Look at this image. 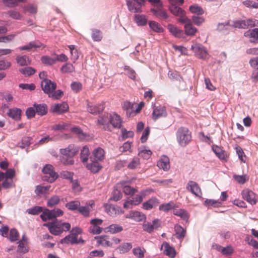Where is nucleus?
Listing matches in <instances>:
<instances>
[{"label":"nucleus","instance_id":"f257e3e1","mask_svg":"<svg viewBox=\"0 0 258 258\" xmlns=\"http://www.w3.org/2000/svg\"><path fill=\"white\" fill-rule=\"evenodd\" d=\"M176 136L178 143L180 146L183 147L190 143L192 138L191 133L188 128L183 126L178 128Z\"/></svg>","mask_w":258,"mask_h":258},{"label":"nucleus","instance_id":"f03ea898","mask_svg":"<svg viewBox=\"0 0 258 258\" xmlns=\"http://www.w3.org/2000/svg\"><path fill=\"white\" fill-rule=\"evenodd\" d=\"M82 233V230L78 228L75 227L73 228L70 232V235L66 236V243L72 244H77L79 243H84V240L80 238L78 239L79 234Z\"/></svg>","mask_w":258,"mask_h":258},{"label":"nucleus","instance_id":"7ed1b4c3","mask_svg":"<svg viewBox=\"0 0 258 258\" xmlns=\"http://www.w3.org/2000/svg\"><path fill=\"white\" fill-rule=\"evenodd\" d=\"M42 172L44 174L42 177L43 181L51 183L54 182L57 177V175L54 172L51 165L46 164L42 169Z\"/></svg>","mask_w":258,"mask_h":258},{"label":"nucleus","instance_id":"20e7f679","mask_svg":"<svg viewBox=\"0 0 258 258\" xmlns=\"http://www.w3.org/2000/svg\"><path fill=\"white\" fill-rule=\"evenodd\" d=\"M79 147L72 144L66 148V165H72L74 163V157L78 153Z\"/></svg>","mask_w":258,"mask_h":258},{"label":"nucleus","instance_id":"39448f33","mask_svg":"<svg viewBox=\"0 0 258 258\" xmlns=\"http://www.w3.org/2000/svg\"><path fill=\"white\" fill-rule=\"evenodd\" d=\"M66 179H67L71 184L72 191L75 194H78L82 191V188L76 176L73 172H66Z\"/></svg>","mask_w":258,"mask_h":258},{"label":"nucleus","instance_id":"423d86ee","mask_svg":"<svg viewBox=\"0 0 258 258\" xmlns=\"http://www.w3.org/2000/svg\"><path fill=\"white\" fill-rule=\"evenodd\" d=\"M110 113H105L100 115L97 120V124L105 131H111V126L109 125Z\"/></svg>","mask_w":258,"mask_h":258},{"label":"nucleus","instance_id":"0eeeda50","mask_svg":"<svg viewBox=\"0 0 258 258\" xmlns=\"http://www.w3.org/2000/svg\"><path fill=\"white\" fill-rule=\"evenodd\" d=\"M41 87L43 91L48 95L55 91L56 84L50 80H44L41 81Z\"/></svg>","mask_w":258,"mask_h":258},{"label":"nucleus","instance_id":"6e6552de","mask_svg":"<svg viewBox=\"0 0 258 258\" xmlns=\"http://www.w3.org/2000/svg\"><path fill=\"white\" fill-rule=\"evenodd\" d=\"M42 62L46 65H52L57 61H63L64 60V54L61 53L59 55H56L53 57L49 56H42L41 58Z\"/></svg>","mask_w":258,"mask_h":258},{"label":"nucleus","instance_id":"1a4fd4ad","mask_svg":"<svg viewBox=\"0 0 258 258\" xmlns=\"http://www.w3.org/2000/svg\"><path fill=\"white\" fill-rule=\"evenodd\" d=\"M242 198L251 205H255L257 202L256 196L252 190L244 189L241 192Z\"/></svg>","mask_w":258,"mask_h":258},{"label":"nucleus","instance_id":"9d476101","mask_svg":"<svg viewBox=\"0 0 258 258\" xmlns=\"http://www.w3.org/2000/svg\"><path fill=\"white\" fill-rule=\"evenodd\" d=\"M186 189L197 197H201L202 192L199 184L195 181L190 180L186 185Z\"/></svg>","mask_w":258,"mask_h":258},{"label":"nucleus","instance_id":"9b49d317","mask_svg":"<svg viewBox=\"0 0 258 258\" xmlns=\"http://www.w3.org/2000/svg\"><path fill=\"white\" fill-rule=\"evenodd\" d=\"M191 49L195 55L200 58L206 59L208 56V52L205 48L200 44H195L192 45Z\"/></svg>","mask_w":258,"mask_h":258},{"label":"nucleus","instance_id":"f8f14e48","mask_svg":"<svg viewBox=\"0 0 258 258\" xmlns=\"http://www.w3.org/2000/svg\"><path fill=\"white\" fill-rule=\"evenodd\" d=\"M145 195L144 191H142L141 194L137 195L131 199L128 200L124 203V208H130V205H138L140 204L143 200V196Z\"/></svg>","mask_w":258,"mask_h":258},{"label":"nucleus","instance_id":"ddd939ff","mask_svg":"<svg viewBox=\"0 0 258 258\" xmlns=\"http://www.w3.org/2000/svg\"><path fill=\"white\" fill-rule=\"evenodd\" d=\"M126 218L131 219L137 222H141L146 219V215L139 211H131L126 214Z\"/></svg>","mask_w":258,"mask_h":258},{"label":"nucleus","instance_id":"4468645a","mask_svg":"<svg viewBox=\"0 0 258 258\" xmlns=\"http://www.w3.org/2000/svg\"><path fill=\"white\" fill-rule=\"evenodd\" d=\"M161 249L163 250V252L166 255L170 258L175 257L176 254L175 249L167 242H164L162 243Z\"/></svg>","mask_w":258,"mask_h":258},{"label":"nucleus","instance_id":"2eb2a0df","mask_svg":"<svg viewBox=\"0 0 258 258\" xmlns=\"http://www.w3.org/2000/svg\"><path fill=\"white\" fill-rule=\"evenodd\" d=\"M110 121L109 125H111L112 128H119L121 126L122 120L120 116L116 113H110Z\"/></svg>","mask_w":258,"mask_h":258},{"label":"nucleus","instance_id":"dca6fc26","mask_svg":"<svg viewBox=\"0 0 258 258\" xmlns=\"http://www.w3.org/2000/svg\"><path fill=\"white\" fill-rule=\"evenodd\" d=\"M90 159L91 162L90 163H87V162L84 165L92 172H98L102 168V166L98 163V161L94 160L92 157H90Z\"/></svg>","mask_w":258,"mask_h":258},{"label":"nucleus","instance_id":"f3484780","mask_svg":"<svg viewBox=\"0 0 258 258\" xmlns=\"http://www.w3.org/2000/svg\"><path fill=\"white\" fill-rule=\"evenodd\" d=\"M52 130L54 131L55 139L62 138L64 135V123H59L52 126Z\"/></svg>","mask_w":258,"mask_h":258},{"label":"nucleus","instance_id":"a211bd4d","mask_svg":"<svg viewBox=\"0 0 258 258\" xmlns=\"http://www.w3.org/2000/svg\"><path fill=\"white\" fill-rule=\"evenodd\" d=\"M64 227V223H62L59 225L57 223H52L49 226V229L51 233L58 235L63 232Z\"/></svg>","mask_w":258,"mask_h":258},{"label":"nucleus","instance_id":"6ab92c4d","mask_svg":"<svg viewBox=\"0 0 258 258\" xmlns=\"http://www.w3.org/2000/svg\"><path fill=\"white\" fill-rule=\"evenodd\" d=\"M160 203L159 201L156 198H152L142 205V208L146 210H151L157 206Z\"/></svg>","mask_w":258,"mask_h":258},{"label":"nucleus","instance_id":"aec40b11","mask_svg":"<svg viewBox=\"0 0 258 258\" xmlns=\"http://www.w3.org/2000/svg\"><path fill=\"white\" fill-rule=\"evenodd\" d=\"M167 115L166 109L164 107L159 106L154 108L152 113V118L156 120L161 117H165Z\"/></svg>","mask_w":258,"mask_h":258},{"label":"nucleus","instance_id":"412c9836","mask_svg":"<svg viewBox=\"0 0 258 258\" xmlns=\"http://www.w3.org/2000/svg\"><path fill=\"white\" fill-rule=\"evenodd\" d=\"M157 166L164 171H168L170 169L169 159L168 157L163 156L157 162Z\"/></svg>","mask_w":258,"mask_h":258},{"label":"nucleus","instance_id":"4be33fe9","mask_svg":"<svg viewBox=\"0 0 258 258\" xmlns=\"http://www.w3.org/2000/svg\"><path fill=\"white\" fill-rule=\"evenodd\" d=\"M244 35L248 38L251 42H256L258 41V28L248 30L244 33Z\"/></svg>","mask_w":258,"mask_h":258},{"label":"nucleus","instance_id":"5701e85b","mask_svg":"<svg viewBox=\"0 0 258 258\" xmlns=\"http://www.w3.org/2000/svg\"><path fill=\"white\" fill-rule=\"evenodd\" d=\"M22 110L20 108H13L8 110L7 115L9 117L15 120H19L21 119Z\"/></svg>","mask_w":258,"mask_h":258},{"label":"nucleus","instance_id":"b1692460","mask_svg":"<svg viewBox=\"0 0 258 258\" xmlns=\"http://www.w3.org/2000/svg\"><path fill=\"white\" fill-rule=\"evenodd\" d=\"M104 109V104L103 103L95 104L88 105L87 110L91 114H96L102 111Z\"/></svg>","mask_w":258,"mask_h":258},{"label":"nucleus","instance_id":"393cba45","mask_svg":"<svg viewBox=\"0 0 258 258\" xmlns=\"http://www.w3.org/2000/svg\"><path fill=\"white\" fill-rule=\"evenodd\" d=\"M95 238L97 240V243L99 245L108 247H110L112 245V243L109 240V238L108 236L102 235L95 237Z\"/></svg>","mask_w":258,"mask_h":258},{"label":"nucleus","instance_id":"a878e982","mask_svg":"<svg viewBox=\"0 0 258 258\" xmlns=\"http://www.w3.org/2000/svg\"><path fill=\"white\" fill-rule=\"evenodd\" d=\"M135 105H136V103H131L127 101L123 102L122 108L123 110L126 111V114L127 116H133L134 113L133 109L134 108H135Z\"/></svg>","mask_w":258,"mask_h":258},{"label":"nucleus","instance_id":"bb28decb","mask_svg":"<svg viewBox=\"0 0 258 258\" xmlns=\"http://www.w3.org/2000/svg\"><path fill=\"white\" fill-rule=\"evenodd\" d=\"M94 205V203L93 202H90L89 204H87L85 206H80L78 211L85 217H89L91 208Z\"/></svg>","mask_w":258,"mask_h":258},{"label":"nucleus","instance_id":"cd10ccee","mask_svg":"<svg viewBox=\"0 0 258 258\" xmlns=\"http://www.w3.org/2000/svg\"><path fill=\"white\" fill-rule=\"evenodd\" d=\"M173 213L186 222H187L189 217V214L187 211L183 209H174Z\"/></svg>","mask_w":258,"mask_h":258},{"label":"nucleus","instance_id":"c85d7f7f","mask_svg":"<svg viewBox=\"0 0 258 258\" xmlns=\"http://www.w3.org/2000/svg\"><path fill=\"white\" fill-rule=\"evenodd\" d=\"M92 155L94 160L100 161L104 159L105 152L103 149L98 147L93 151Z\"/></svg>","mask_w":258,"mask_h":258},{"label":"nucleus","instance_id":"c756f323","mask_svg":"<svg viewBox=\"0 0 258 258\" xmlns=\"http://www.w3.org/2000/svg\"><path fill=\"white\" fill-rule=\"evenodd\" d=\"M151 12L155 16L162 20H165L168 18L167 13L161 8L151 9Z\"/></svg>","mask_w":258,"mask_h":258},{"label":"nucleus","instance_id":"7c9ffc66","mask_svg":"<svg viewBox=\"0 0 258 258\" xmlns=\"http://www.w3.org/2000/svg\"><path fill=\"white\" fill-rule=\"evenodd\" d=\"M50 110L54 113L61 114L64 112V104L62 103L53 104L51 106Z\"/></svg>","mask_w":258,"mask_h":258},{"label":"nucleus","instance_id":"2f4dec72","mask_svg":"<svg viewBox=\"0 0 258 258\" xmlns=\"http://www.w3.org/2000/svg\"><path fill=\"white\" fill-rule=\"evenodd\" d=\"M90 154V153L89 148L87 146H84L81 150L80 153L81 160L84 165L87 162Z\"/></svg>","mask_w":258,"mask_h":258},{"label":"nucleus","instance_id":"473e14b6","mask_svg":"<svg viewBox=\"0 0 258 258\" xmlns=\"http://www.w3.org/2000/svg\"><path fill=\"white\" fill-rule=\"evenodd\" d=\"M126 5L128 11L132 13H141L142 12L140 7L138 6L137 4L132 0H127Z\"/></svg>","mask_w":258,"mask_h":258},{"label":"nucleus","instance_id":"72a5a7b5","mask_svg":"<svg viewBox=\"0 0 258 258\" xmlns=\"http://www.w3.org/2000/svg\"><path fill=\"white\" fill-rule=\"evenodd\" d=\"M134 21L138 26H145L147 24L148 19L144 15L136 14L134 16Z\"/></svg>","mask_w":258,"mask_h":258},{"label":"nucleus","instance_id":"f704fd0d","mask_svg":"<svg viewBox=\"0 0 258 258\" xmlns=\"http://www.w3.org/2000/svg\"><path fill=\"white\" fill-rule=\"evenodd\" d=\"M176 237L180 240H182L186 234V230L179 225H176L174 227Z\"/></svg>","mask_w":258,"mask_h":258},{"label":"nucleus","instance_id":"c9c22d12","mask_svg":"<svg viewBox=\"0 0 258 258\" xmlns=\"http://www.w3.org/2000/svg\"><path fill=\"white\" fill-rule=\"evenodd\" d=\"M53 213V211L45 209L44 211L43 210L42 213L40 215V218L43 221L52 220L54 218Z\"/></svg>","mask_w":258,"mask_h":258},{"label":"nucleus","instance_id":"e433bc0d","mask_svg":"<svg viewBox=\"0 0 258 258\" xmlns=\"http://www.w3.org/2000/svg\"><path fill=\"white\" fill-rule=\"evenodd\" d=\"M34 107L35 108L36 113L39 115H44L47 112V106L45 104H34Z\"/></svg>","mask_w":258,"mask_h":258},{"label":"nucleus","instance_id":"4c0bfd02","mask_svg":"<svg viewBox=\"0 0 258 258\" xmlns=\"http://www.w3.org/2000/svg\"><path fill=\"white\" fill-rule=\"evenodd\" d=\"M150 29L156 33H162L164 31V29L161 25L158 22L154 21H149L148 23Z\"/></svg>","mask_w":258,"mask_h":258},{"label":"nucleus","instance_id":"58836bf2","mask_svg":"<svg viewBox=\"0 0 258 258\" xmlns=\"http://www.w3.org/2000/svg\"><path fill=\"white\" fill-rule=\"evenodd\" d=\"M167 28L174 36L178 38L182 36V30L179 29L176 26L170 24L167 25Z\"/></svg>","mask_w":258,"mask_h":258},{"label":"nucleus","instance_id":"ea45409f","mask_svg":"<svg viewBox=\"0 0 258 258\" xmlns=\"http://www.w3.org/2000/svg\"><path fill=\"white\" fill-rule=\"evenodd\" d=\"M132 243L124 242L119 245L117 247V249L120 253H125L128 252L132 248Z\"/></svg>","mask_w":258,"mask_h":258},{"label":"nucleus","instance_id":"a19ab883","mask_svg":"<svg viewBox=\"0 0 258 258\" xmlns=\"http://www.w3.org/2000/svg\"><path fill=\"white\" fill-rule=\"evenodd\" d=\"M106 231L110 232L112 234H115L120 232L123 230V228L118 224H111L105 228Z\"/></svg>","mask_w":258,"mask_h":258},{"label":"nucleus","instance_id":"79ce46f5","mask_svg":"<svg viewBox=\"0 0 258 258\" xmlns=\"http://www.w3.org/2000/svg\"><path fill=\"white\" fill-rule=\"evenodd\" d=\"M42 46V44L39 41L30 42L28 44L20 47L19 49L21 50H30L33 48H39Z\"/></svg>","mask_w":258,"mask_h":258},{"label":"nucleus","instance_id":"37998d69","mask_svg":"<svg viewBox=\"0 0 258 258\" xmlns=\"http://www.w3.org/2000/svg\"><path fill=\"white\" fill-rule=\"evenodd\" d=\"M70 130L72 133L76 134L81 140H85L87 137V135L84 133L80 127L74 126Z\"/></svg>","mask_w":258,"mask_h":258},{"label":"nucleus","instance_id":"c03bdc74","mask_svg":"<svg viewBox=\"0 0 258 258\" xmlns=\"http://www.w3.org/2000/svg\"><path fill=\"white\" fill-rule=\"evenodd\" d=\"M185 33L188 36H194L197 32V29L192 25V22L184 25Z\"/></svg>","mask_w":258,"mask_h":258},{"label":"nucleus","instance_id":"a18cd8bd","mask_svg":"<svg viewBox=\"0 0 258 258\" xmlns=\"http://www.w3.org/2000/svg\"><path fill=\"white\" fill-rule=\"evenodd\" d=\"M175 207V204L173 202H170L168 203L161 205L159 206V210L164 212H168L172 209L174 210Z\"/></svg>","mask_w":258,"mask_h":258},{"label":"nucleus","instance_id":"49530a36","mask_svg":"<svg viewBox=\"0 0 258 258\" xmlns=\"http://www.w3.org/2000/svg\"><path fill=\"white\" fill-rule=\"evenodd\" d=\"M146 252V250L145 248H142L139 246L135 247L133 249V253L137 258H144Z\"/></svg>","mask_w":258,"mask_h":258},{"label":"nucleus","instance_id":"de8ad7c7","mask_svg":"<svg viewBox=\"0 0 258 258\" xmlns=\"http://www.w3.org/2000/svg\"><path fill=\"white\" fill-rule=\"evenodd\" d=\"M233 179L239 184H243L249 179V177L246 174L239 175L234 174L233 175Z\"/></svg>","mask_w":258,"mask_h":258},{"label":"nucleus","instance_id":"09e8293b","mask_svg":"<svg viewBox=\"0 0 258 258\" xmlns=\"http://www.w3.org/2000/svg\"><path fill=\"white\" fill-rule=\"evenodd\" d=\"M140 165V160L138 157H134L132 160L128 163L127 165V168L129 169H135L137 168Z\"/></svg>","mask_w":258,"mask_h":258},{"label":"nucleus","instance_id":"8fccbe9b","mask_svg":"<svg viewBox=\"0 0 258 258\" xmlns=\"http://www.w3.org/2000/svg\"><path fill=\"white\" fill-rule=\"evenodd\" d=\"M226 25H229L234 28H238L241 29H246V25L245 20H238L236 21L232 22V24H230V22H228Z\"/></svg>","mask_w":258,"mask_h":258},{"label":"nucleus","instance_id":"3c124183","mask_svg":"<svg viewBox=\"0 0 258 258\" xmlns=\"http://www.w3.org/2000/svg\"><path fill=\"white\" fill-rule=\"evenodd\" d=\"M69 51L71 54V59L75 61L79 57L78 50L76 46L73 45H69Z\"/></svg>","mask_w":258,"mask_h":258},{"label":"nucleus","instance_id":"603ef678","mask_svg":"<svg viewBox=\"0 0 258 258\" xmlns=\"http://www.w3.org/2000/svg\"><path fill=\"white\" fill-rule=\"evenodd\" d=\"M213 151L217 156L222 160H226L228 156L225 151L222 150L220 147H216L213 149Z\"/></svg>","mask_w":258,"mask_h":258},{"label":"nucleus","instance_id":"864d4df0","mask_svg":"<svg viewBox=\"0 0 258 258\" xmlns=\"http://www.w3.org/2000/svg\"><path fill=\"white\" fill-rule=\"evenodd\" d=\"M102 37V33L101 31L96 29L92 30V37L94 41H100Z\"/></svg>","mask_w":258,"mask_h":258},{"label":"nucleus","instance_id":"5fc2aeb1","mask_svg":"<svg viewBox=\"0 0 258 258\" xmlns=\"http://www.w3.org/2000/svg\"><path fill=\"white\" fill-rule=\"evenodd\" d=\"M50 186H41L37 185L35 189V193L36 195L39 196L40 195L46 194L49 189Z\"/></svg>","mask_w":258,"mask_h":258},{"label":"nucleus","instance_id":"6e6d98bb","mask_svg":"<svg viewBox=\"0 0 258 258\" xmlns=\"http://www.w3.org/2000/svg\"><path fill=\"white\" fill-rule=\"evenodd\" d=\"M17 61L21 66H28L30 63L29 58L26 55L18 56L17 57Z\"/></svg>","mask_w":258,"mask_h":258},{"label":"nucleus","instance_id":"4d7b16f0","mask_svg":"<svg viewBox=\"0 0 258 258\" xmlns=\"http://www.w3.org/2000/svg\"><path fill=\"white\" fill-rule=\"evenodd\" d=\"M80 206V202L79 201H71L66 204V207L72 211H78Z\"/></svg>","mask_w":258,"mask_h":258},{"label":"nucleus","instance_id":"13d9d810","mask_svg":"<svg viewBox=\"0 0 258 258\" xmlns=\"http://www.w3.org/2000/svg\"><path fill=\"white\" fill-rule=\"evenodd\" d=\"M169 10L171 13L176 16H179L181 15H183L185 11L181 8L177 6H170Z\"/></svg>","mask_w":258,"mask_h":258},{"label":"nucleus","instance_id":"bf43d9fd","mask_svg":"<svg viewBox=\"0 0 258 258\" xmlns=\"http://www.w3.org/2000/svg\"><path fill=\"white\" fill-rule=\"evenodd\" d=\"M43 207L40 206H34L32 208L28 209L26 212L29 214L36 215L43 211Z\"/></svg>","mask_w":258,"mask_h":258},{"label":"nucleus","instance_id":"052dcab7","mask_svg":"<svg viewBox=\"0 0 258 258\" xmlns=\"http://www.w3.org/2000/svg\"><path fill=\"white\" fill-rule=\"evenodd\" d=\"M19 71L23 74L25 76H29L34 74L36 71L32 67H25L21 68Z\"/></svg>","mask_w":258,"mask_h":258},{"label":"nucleus","instance_id":"680f3d73","mask_svg":"<svg viewBox=\"0 0 258 258\" xmlns=\"http://www.w3.org/2000/svg\"><path fill=\"white\" fill-rule=\"evenodd\" d=\"M60 202V198L57 196H54L50 198L47 203V205L49 207H53L57 205Z\"/></svg>","mask_w":258,"mask_h":258},{"label":"nucleus","instance_id":"e2e57ef3","mask_svg":"<svg viewBox=\"0 0 258 258\" xmlns=\"http://www.w3.org/2000/svg\"><path fill=\"white\" fill-rule=\"evenodd\" d=\"M19 236V232L15 228L11 229L10 231L9 240L11 242H14L18 239Z\"/></svg>","mask_w":258,"mask_h":258},{"label":"nucleus","instance_id":"0e129e2a","mask_svg":"<svg viewBox=\"0 0 258 258\" xmlns=\"http://www.w3.org/2000/svg\"><path fill=\"white\" fill-rule=\"evenodd\" d=\"M105 211L109 215L113 216L116 213V210L114 206L111 204H106L104 205Z\"/></svg>","mask_w":258,"mask_h":258},{"label":"nucleus","instance_id":"69168bd1","mask_svg":"<svg viewBox=\"0 0 258 258\" xmlns=\"http://www.w3.org/2000/svg\"><path fill=\"white\" fill-rule=\"evenodd\" d=\"M152 153L150 150H140L139 152L138 155L146 160L149 159L152 155Z\"/></svg>","mask_w":258,"mask_h":258},{"label":"nucleus","instance_id":"338daca9","mask_svg":"<svg viewBox=\"0 0 258 258\" xmlns=\"http://www.w3.org/2000/svg\"><path fill=\"white\" fill-rule=\"evenodd\" d=\"M18 246L17 248V251L21 253H25L29 251L28 247L22 241H18Z\"/></svg>","mask_w":258,"mask_h":258},{"label":"nucleus","instance_id":"774afa93","mask_svg":"<svg viewBox=\"0 0 258 258\" xmlns=\"http://www.w3.org/2000/svg\"><path fill=\"white\" fill-rule=\"evenodd\" d=\"M189 11L192 13L198 15L204 14L203 10L197 5H192L189 7Z\"/></svg>","mask_w":258,"mask_h":258}]
</instances>
